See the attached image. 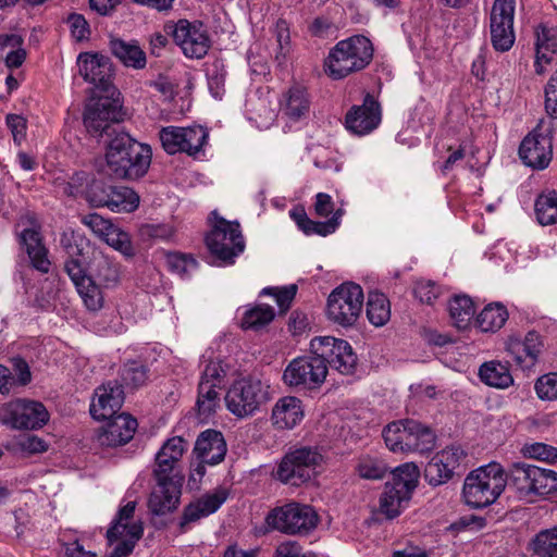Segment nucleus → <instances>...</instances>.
I'll list each match as a JSON object with an SVG mask.
<instances>
[{"label": "nucleus", "mask_w": 557, "mask_h": 557, "mask_svg": "<svg viewBox=\"0 0 557 557\" xmlns=\"http://www.w3.org/2000/svg\"><path fill=\"white\" fill-rule=\"evenodd\" d=\"M535 215L541 225H552L557 222V193L542 194L535 200Z\"/></svg>", "instance_id": "3c124183"}, {"label": "nucleus", "mask_w": 557, "mask_h": 557, "mask_svg": "<svg viewBox=\"0 0 557 557\" xmlns=\"http://www.w3.org/2000/svg\"><path fill=\"white\" fill-rule=\"evenodd\" d=\"M413 293L421 302L432 305L440 296L441 287L432 281L420 280L416 283Z\"/></svg>", "instance_id": "0e129e2a"}, {"label": "nucleus", "mask_w": 557, "mask_h": 557, "mask_svg": "<svg viewBox=\"0 0 557 557\" xmlns=\"http://www.w3.org/2000/svg\"><path fill=\"white\" fill-rule=\"evenodd\" d=\"M533 555L557 557V527L540 531L530 543Z\"/></svg>", "instance_id": "09e8293b"}, {"label": "nucleus", "mask_w": 557, "mask_h": 557, "mask_svg": "<svg viewBox=\"0 0 557 557\" xmlns=\"http://www.w3.org/2000/svg\"><path fill=\"white\" fill-rule=\"evenodd\" d=\"M411 495L405 494L392 485L385 484L384 492L380 498V512L387 519H394L399 516L405 505L409 502Z\"/></svg>", "instance_id": "79ce46f5"}, {"label": "nucleus", "mask_w": 557, "mask_h": 557, "mask_svg": "<svg viewBox=\"0 0 557 557\" xmlns=\"http://www.w3.org/2000/svg\"><path fill=\"white\" fill-rule=\"evenodd\" d=\"M366 314L369 322L375 327L385 325L391 319L388 298L381 292H370L366 302Z\"/></svg>", "instance_id": "58836bf2"}, {"label": "nucleus", "mask_w": 557, "mask_h": 557, "mask_svg": "<svg viewBox=\"0 0 557 557\" xmlns=\"http://www.w3.org/2000/svg\"><path fill=\"white\" fill-rule=\"evenodd\" d=\"M102 240L127 258L135 256L129 234L114 224Z\"/></svg>", "instance_id": "5fc2aeb1"}, {"label": "nucleus", "mask_w": 557, "mask_h": 557, "mask_svg": "<svg viewBox=\"0 0 557 557\" xmlns=\"http://www.w3.org/2000/svg\"><path fill=\"white\" fill-rule=\"evenodd\" d=\"M479 376L486 385L507 388L513 383L509 368L499 361H488L479 369Z\"/></svg>", "instance_id": "a19ab883"}, {"label": "nucleus", "mask_w": 557, "mask_h": 557, "mask_svg": "<svg viewBox=\"0 0 557 557\" xmlns=\"http://www.w3.org/2000/svg\"><path fill=\"white\" fill-rule=\"evenodd\" d=\"M212 215L216 221L206 236V245L211 255L224 263L232 264L245 248L240 226L237 222L218 218L216 212H212Z\"/></svg>", "instance_id": "6e6552de"}, {"label": "nucleus", "mask_w": 557, "mask_h": 557, "mask_svg": "<svg viewBox=\"0 0 557 557\" xmlns=\"http://www.w3.org/2000/svg\"><path fill=\"white\" fill-rule=\"evenodd\" d=\"M373 58L372 42L364 36L338 41L324 61V71L333 79H342L363 70Z\"/></svg>", "instance_id": "7ed1b4c3"}, {"label": "nucleus", "mask_w": 557, "mask_h": 557, "mask_svg": "<svg viewBox=\"0 0 557 557\" xmlns=\"http://www.w3.org/2000/svg\"><path fill=\"white\" fill-rule=\"evenodd\" d=\"M542 346L540 335L535 332H529L524 339L510 336L506 343V350L517 366L522 369H530L536 363Z\"/></svg>", "instance_id": "c756f323"}, {"label": "nucleus", "mask_w": 557, "mask_h": 557, "mask_svg": "<svg viewBox=\"0 0 557 557\" xmlns=\"http://www.w3.org/2000/svg\"><path fill=\"white\" fill-rule=\"evenodd\" d=\"M5 123L12 134L14 143L20 146L26 138V119L20 114L10 113L5 116Z\"/></svg>", "instance_id": "69168bd1"}, {"label": "nucleus", "mask_w": 557, "mask_h": 557, "mask_svg": "<svg viewBox=\"0 0 557 557\" xmlns=\"http://www.w3.org/2000/svg\"><path fill=\"white\" fill-rule=\"evenodd\" d=\"M230 492L226 487L219 486L211 492H208L189 503L183 511L180 528L182 532L186 531V525L208 517L215 511L226 502Z\"/></svg>", "instance_id": "393cba45"}, {"label": "nucleus", "mask_w": 557, "mask_h": 557, "mask_svg": "<svg viewBox=\"0 0 557 557\" xmlns=\"http://www.w3.org/2000/svg\"><path fill=\"white\" fill-rule=\"evenodd\" d=\"M380 103L367 94L361 106H354L346 114L345 124L349 132L364 136L373 132L381 123Z\"/></svg>", "instance_id": "4be33fe9"}, {"label": "nucleus", "mask_w": 557, "mask_h": 557, "mask_svg": "<svg viewBox=\"0 0 557 557\" xmlns=\"http://www.w3.org/2000/svg\"><path fill=\"white\" fill-rule=\"evenodd\" d=\"M318 520L311 506L299 503L276 507L265 518L269 527L286 534H308L317 527Z\"/></svg>", "instance_id": "1a4fd4ad"}, {"label": "nucleus", "mask_w": 557, "mask_h": 557, "mask_svg": "<svg viewBox=\"0 0 557 557\" xmlns=\"http://www.w3.org/2000/svg\"><path fill=\"white\" fill-rule=\"evenodd\" d=\"M121 377L126 385L138 387L146 383L148 369L138 361H128L122 369Z\"/></svg>", "instance_id": "bf43d9fd"}, {"label": "nucleus", "mask_w": 557, "mask_h": 557, "mask_svg": "<svg viewBox=\"0 0 557 557\" xmlns=\"http://www.w3.org/2000/svg\"><path fill=\"white\" fill-rule=\"evenodd\" d=\"M274 309L269 305H257L248 309L242 319V327L260 330L273 321Z\"/></svg>", "instance_id": "603ef678"}, {"label": "nucleus", "mask_w": 557, "mask_h": 557, "mask_svg": "<svg viewBox=\"0 0 557 557\" xmlns=\"http://www.w3.org/2000/svg\"><path fill=\"white\" fill-rule=\"evenodd\" d=\"M166 264L173 273L184 277L197 269V261L185 253L172 252L166 255Z\"/></svg>", "instance_id": "13d9d810"}, {"label": "nucleus", "mask_w": 557, "mask_h": 557, "mask_svg": "<svg viewBox=\"0 0 557 557\" xmlns=\"http://www.w3.org/2000/svg\"><path fill=\"white\" fill-rule=\"evenodd\" d=\"M79 74L95 88L109 91L112 86V64L100 53L83 52L77 58Z\"/></svg>", "instance_id": "5701e85b"}, {"label": "nucleus", "mask_w": 557, "mask_h": 557, "mask_svg": "<svg viewBox=\"0 0 557 557\" xmlns=\"http://www.w3.org/2000/svg\"><path fill=\"white\" fill-rule=\"evenodd\" d=\"M122 103L119 98L111 96L94 97L86 103L84 125L92 136L109 133L113 124L123 121Z\"/></svg>", "instance_id": "9d476101"}, {"label": "nucleus", "mask_w": 557, "mask_h": 557, "mask_svg": "<svg viewBox=\"0 0 557 557\" xmlns=\"http://www.w3.org/2000/svg\"><path fill=\"white\" fill-rule=\"evenodd\" d=\"M523 453L530 458L542 461L554 462L557 460V448L544 443L525 445L523 447Z\"/></svg>", "instance_id": "e2e57ef3"}, {"label": "nucleus", "mask_w": 557, "mask_h": 557, "mask_svg": "<svg viewBox=\"0 0 557 557\" xmlns=\"http://www.w3.org/2000/svg\"><path fill=\"white\" fill-rule=\"evenodd\" d=\"M507 485V475L497 462L471 471L465 479L462 496L472 508H484L500 496Z\"/></svg>", "instance_id": "20e7f679"}, {"label": "nucleus", "mask_w": 557, "mask_h": 557, "mask_svg": "<svg viewBox=\"0 0 557 557\" xmlns=\"http://www.w3.org/2000/svg\"><path fill=\"white\" fill-rule=\"evenodd\" d=\"M450 319L458 329H466L475 313V306L469 296H455L448 304Z\"/></svg>", "instance_id": "37998d69"}, {"label": "nucleus", "mask_w": 557, "mask_h": 557, "mask_svg": "<svg viewBox=\"0 0 557 557\" xmlns=\"http://www.w3.org/2000/svg\"><path fill=\"white\" fill-rule=\"evenodd\" d=\"M5 422L14 429L35 430L49 420L46 407L35 400L16 399L4 407Z\"/></svg>", "instance_id": "6ab92c4d"}, {"label": "nucleus", "mask_w": 557, "mask_h": 557, "mask_svg": "<svg viewBox=\"0 0 557 557\" xmlns=\"http://www.w3.org/2000/svg\"><path fill=\"white\" fill-rule=\"evenodd\" d=\"M534 480V494L535 495H549L557 492V472L550 469L535 467Z\"/></svg>", "instance_id": "6e6d98bb"}, {"label": "nucleus", "mask_w": 557, "mask_h": 557, "mask_svg": "<svg viewBox=\"0 0 557 557\" xmlns=\"http://www.w3.org/2000/svg\"><path fill=\"white\" fill-rule=\"evenodd\" d=\"M82 221L96 236L101 239L106 237L110 228L113 226V223L110 220L102 218L98 213L87 214Z\"/></svg>", "instance_id": "338daca9"}, {"label": "nucleus", "mask_w": 557, "mask_h": 557, "mask_svg": "<svg viewBox=\"0 0 557 557\" xmlns=\"http://www.w3.org/2000/svg\"><path fill=\"white\" fill-rule=\"evenodd\" d=\"M268 400L269 386L250 377L234 382L225 395L227 409L238 418L253 414Z\"/></svg>", "instance_id": "0eeeda50"}, {"label": "nucleus", "mask_w": 557, "mask_h": 557, "mask_svg": "<svg viewBox=\"0 0 557 557\" xmlns=\"http://www.w3.org/2000/svg\"><path fill=\"white\" fill-rule=\"evenodd\" d=\"M226 67L222 60L215 59L206 65V76L210 94L221 99L225 92Z\"/></svg>", "instance_id": "8fccbe9b"}, {"label": "nucleus", "mask_w": 557, "mask_h": 557, "mask_svg": "<svg viewBox=\"0 0 557 557\" xmlns=\"http://www.w3.org/2000/svg\"><path fill=\"white\" fill-rule=\"evenodd\" d=\"M292 215H293L294 220L296 221L298 227L306 235L315 234V235H320V236H327L330 234H333L339 226L342 210L335 211L333 216L325 222L312 221L307 216V214L305 212L293 213Z\"/></svg>", "instance_id": "ea45409f"}, {"label": "nucleus", "mask_w": 557, "mask_h": 557, "mask_svg": "<svg viewBox=\"0 0 557 557\" xmlns=\"http://www.w3.org/2000/svg\"><path fill=\"white\" fill-rule=\"evenodd\" d=\"M109 420L99 429L95 436V441L102 447H116L128 443L137 429L136 419L128 414L122 413Z\"/></svg>", "instance_id": "a878e982"}, {"label": "nucleus", "mask_w": 557, "mask_h": 557, "mask_svg": "<svg viewBox=\"0 0 557 557\" xmlns=\"http://www.w3.org/2000/svg\"><path fill=\"white\" fill-rule=\"evenodd\" d=\"M158 485L149 497L148 506L153 515L163 516L173 511L180 502L181 490L168 475H156Z\"/></svg>", "instance_id": "c85d7f7f"}, {"label": "nucleus", "mask_w": 557, "mask_h": 557, "mask_svg": "<svg viewBox=\"0 0 557 557\" xmlns=\"http://www.w3.org/2000/svg\"><path fill=\"white\" fill-rule=\"evenodd\" d=\"M208 136L207 129L202 126H165L159 132L162 147L169 154L176 152H186L189 156L196 154L207 143Z\"/></svg>", "instance_id": "dca6fc26"}, {"label": "nucleus", "mask_w": 557, "mask_h": 557, "mask_svg": "<svg viewBox=\"0 0 557 557\" xmlns=\"http://www.w3.org/2000/svg\"><path fill=\"white\" fill-rule=\"evenodd\" d=\"M536 74L542 75L547 71L557 54V26L552 23H540L534 27Z\"/></svg>", "instance_id": "bb28decb"}, {"label": "nucleus", "mask_w": 557, "mask_h": 557, "mask_svg": "<svg viewBox=\"0 0 557 557\" xmlns=\"http://www.w3.org/2000/svg\"><path fill=\"white\" fill-rule=\"evenodd\" d=\"M465 457L466 454L459 446H450L438 451L425 466L424 479L433 486L446 483L453 478Z\"/></svg>", "instance_id": "412c9836"}, {"label": "nucleus", "mask_w": 557, "mask_h": 557, "mask_svg": "<svg viewBox=\"0 0 557 557\" xmlns=\"http://www.w3.org/2000/svg\"><path fill=\"white\" fill-rule=\"evenodd\" d=\"M537 396L543 400L557 398V373L542 375L535 383Z\"/></svg>", "instance_id": "680f3d73"}, {"label": "nucleus", "mask_w": 557, "mask_h": 557, "mask_svg": "<svg viewBox=\"0 0 557 557\" xmlns=\"http://www.w3.org/2000/svg\"><path fill=\"white\" fill-rule=\"evenodd\" d=\"M61 244L67 255L64 270L73 282L84 306L89 311H99L104 305L102 286L87 276L83 264L84 257L89 249V243L73 235H63Z\"/></svg>", "instance_id": "f03ea898"}, {"label": "nucleus", "mask_w": 557, "mask_h": 557, "mask_svg": "<svg viewBox=\"0 0 557 557\" xmlns=\"http://www.w3.org/2000/svg\"><path fill=\"white\" fill-rule=\"evenodd\" d=\"M280 104L282 113L288 120L297 122L309 115L311 101L305 87L294 85L283 95Z\"/></svg>", "instance_id": "2f4dec72"}, {"label": "nucleus", "mask_w": 557, "mask_h": 557, "mask_svg": "<svg viewBox=\"0 0 557 557\" xmlns=\"http://www.w3.org/2000/svg\"><path fill=\"white\" fill-rule=\"evenodd\" d=\"M420 472L413 462H407L397 467L393 471L392 480L386 484L392 485L397 490H401L405 494L411 495L418 485Z\"/></svg>", "instance_id": "a18cd8bd"}, {"label": "nucleus", "mask_w": 557, "mask_h": 557, "mask_svg": "<svg viewBox=\"0 0 557 557\" xmlns=\"http://www.w3.org/2000/svg\"><path fill=\"white\" fill-rule=\"evenodd\" d=\"M513 17L515 0H495L490 16V32L492 46L498 52L509 51L515 44Z\"/></svg>", "instance_id": "2eb2a0df"}, {"label": "nucleus", "mask_w": 557, "mask_h": 557, "mask_svg": "<svg viewBox=\"0 0 557 557\" xmlns=\"http://www.w3.org/2000/svg\"><path fill=\"white\" fill-rule=\"evenodd\" d=\"M151 157L150 146L135 140L126 133H117L107 146L108 173L119 180H138L147 173Z\"/></svg>", "instance_id": "f257e3e1"}, {"label": "nucleus", "mask_w": 557, "mask_h": 557, "mask_svg": "<svg viewBox=\"0 0 557 557\" xmlns=\"http://www.w3.org/2000/svg\"><path fill=\"white\" fill-rule=\"evenodd\" d=\"M507 319L508 311L502 304H490L476 317V324L483 332H496Z\"/></svg>", "instance_id": "c03bdc74"}, {"label": "nucleus", "mask_w": 557, "mask_h": 557, "mask_svg": "<svg viewBox=\"0 0 557 557\" xmlns=\"http://www.w3.org/2000/svg\"><path fill=\"white\" fill-rule=\"evenodd\" d=\"M185 450L186 443L182 437L174 436L168 440L156 456L154 475L170 476L175 463L180 461Z\"/></svg>", "instance_id": "72a5a7b5"}, {"label": "nucleus", "mask_w": 557, "mask_h": 557, "mask_svg": "<svg viewBox=\"0 0 557 557\" xmlns=\"http://www.w3.org/2000/svg\"><path fill=\"white\" fill-rule=\"evenodd\" d=\"M519 157L532 169H546L553 158V134L550 127L539 125L520 144Z\"/></svg>", "instance_id": "f3484780"}, {"label": "nucleus", "mask_w": 557, "mask_h": 557, "mask_svg": "<svg viewBox=\"0 0 557 557\" xmlns=\"http://www.w3.org/2000/svg\"><path fill=\"white\" fill-rule=\"evenodd\" d=\"M355 470L361 479L381 480L387 472L386 465L379 458L371 456L360 457Z\"/></svg>", "instance_id": "864d4df0"}, {"label": "nucleus", "mask_w": 557, "mask_h": 557, "mask_svg": "<svg viewBox=\"0 0 557 557\" xmlns=\"http://www.w3.org/2000/svg\"><path fill=\"white\" fill-rule=\"evenodd\" d=\"M135 509L136 502H128L120 508L116 518L107 531V539L110 544L116 541L136 543L143 536V522L139 519H134Z\"/></svg>", "instance_id": "b1692460"}, {"label": "nucleus", "mask_w": 557, "mask_h": 557, "mask_svg": "<svg viewBox=\"0 0 557 557\" xmlns=\"http://www.w3.org/2000/svg\"><path fill=\"white\" fill-rule=\"evenodd\" d=\"M324 462L323 455L313 447L296 448L284 456L276 470V478L298 486L315 476Z\"/></svg>", "instance_id": "39448f33"}, {"label": "nucleus", "mask_w": 557, "mask_h": 557, "mask_svg": "<svg viewBox=\"0 0 557 557\" xmlns=\"http://www.w3.org/2000/svg\"><path fill=\"white\" fill-rule=\"evenodd\" d=\"M14 370L16 376L13 375L12 371L0 364V393L5 395L9 394L15 386H25L32 380V374L27 362L23 359H14Z\"/></svg>", "instance_id": "e433bc0d"}, {"label": "nucleus", "mask_w": 557, "mask_h": 557, "mask_svg": "<svg viewBox=\"0 0 557 557\" xmlns=\"http://www.w3.org/2000/svg\"><path fill=\"white\" fill-rule=\"evenodd\" d=\"M411 430L408 425V419L389 423L383 430L386 446L394 453L407 451L406 444Z\"/></svg>", "instance_id": "de8ad7c7"}, {"label": "nucleus", "mask_w": 557, "mask_h": 557, "mask_svg": "<svg viewBox=\"0 0 557 557\" xmlns=\"http://www.w3.org/2000/svg\"><path fill=\"white\" fill-rule=\"evenodd\" d=\"M535 467L524 462H516L510 468L507 484L516 492L518 497L525 498L534 494Z\"/></svg>", "instance_id": "c9c22d12"}, {"label": "nucleus", "mask_w": 557, "mask_h": 557, "mask_svg": "<svg viewBox=\"0 0 557 557\" xmlns=\"http://www.w3.org/2000/svg\"><path fill=\"white\" fill-rule=\"evenodd\" d=\"M226 443L221 432L207 430L202 432L194 448L197 458L209 466H215L224 460Z\"/></svg>", "instance_id": "7c9ffc66"}, {"label": "nucleus", "mask_w": 557, "mask_h": 557, "mask_svg": "<svg viewBox=\"0 0 557 557\" xmlns=\"http://www.w3.org/2000/svg\"><path fill=\"white\" fill-rule=\"evenodd\" d=\"M226 369L220 360H210L206 366L199 385L197 408L201 418L211 416L220 403V393L224 385Z\"/></svg>", "instance_id": "a211bd4d"}, {"label": "nucleus", "mask_w": 557, "mask_h": 557, "mask_svg": "<svg viewBox=\"0 0 557 557\" xmlns=\"http://www.w3.org/2000/svg\"><path fill=\"white\" fill-rule=\"evenodd\" d=\"M166 35H171L183 53L190 59H201L210 48V38L203 25L199 22L180 20L164 25Z\"/></svg>", "instance_id": "9b49d317"}, {"label": "nucleus", "mask_w": 557, "mask_h": 557, "mask_svg": "<svg viewBox=\"0 0 557 557\" xmlns=\"http://www.w3.org/2000/svg\"><path fill=\"white\" fill-rule=\"evenodd\" d=\"M545 109L549 116L557 119V70L545 87Z\"/></svg>", "instance_id": "774afa93"}, {"label": "nucleus", "mask_w": 557, "mask_h": 557, "mask_svg": "<svg viewBox=\"0 0 557 557\" xmlns=\"http://www.w3.org/2000/svg\"><path fill=\"white\" fill-rule=\"evenodd\" d=\"M297 290L298 287L296 284H289L281 287H265L262 289L261 295L272 296L280 311L284 313L290 308Z\"/></svg>", "instance_id": "4d7b16f0"}, {"label": "nucleus", "mask_w": 557, "mask_h": 557, "mask_svg": "<svg viewBox=\"0 0 557 557\" xmlns=\"http://www.w3.org/2000/svg\"><path fill=\"white\" fill-rule=\"evenodd\" d=\"M327 374V366L319 355L295 358L283 373V380L288 386L315 388L320 386Z\"/></svg>", "instance_id": "4468645a"}, {"label": "nucleus", "mask_w": 557, "mask_h": 557, "mask_svg": "<svg viewBox=\"0 0 557 557\" xmlns=\"http://www.w3.org/2000/svg\"><path fill=\"white\" fill-rule=\"evenodd\" d=\"M304 418L300 399L287 396L278 399L272 410L273 424L281 430L293 429Z\"/></svg>", "instance_id": "473e14b6"}, {"label": "nucleus", "mask_w": 557, "mask_h": 557, "mask_svg": "<svg viewBox=\"0 0 557 557\" xmlns=\"http://www.w3.org/2000/svg\"><path fill=\"white\" fill-rule=\"evenodd\" d=\"M138 205L139 197L132 188L114 186L106 207L113 212H133Z\"/></svg>", "instance_id": "49530a36"}, {"label": "nucleus", "mask_w": 557, "mask_h": 557, "mask_svg": "<svg viewBox=\"0 0 557 557\" xmlns=\"http://www.w3.org/2000/svg\"><path fill=\"white\" fill-rule=\"evenodd\" d=\"M408 425L413 430L408 435L407 451L424 454L435 447V434L430 428L412 419H408Z\"/></svg>", "instance_id": "4c0bfd02"}, {"label": "nucleus", "mask_w": 557, "mask_h": 557, "mask_svg": "<svg viewBox=\"0 0 557 557\" xmlns=\"http://www.w3.org/2000/svg\"><path fill=\"white\" fill-rule=\"evenodd\" d=\"M83 264L88 271L87 276L101 285L103 288H113L121 281V265L111 256L104 253L100 249H89L84 257Z\"/></svg>", "instance_id": "aec40b11"}, {"label": "nucleus", "mask_w": 557, "mask_h": 557, "mask_svg": "<svg viewBox=\"0 0 557 557\" xmlns=\"http://www.w3.org/2000/svg\"><path fill=\"white\" fill-rule=\"evenodd\" d=\"M113 187V185L94 181L87 190L88 202L94 207H106Z\"/></svg>", "instance_id": "052dcab7"}, {"label": "nucleus", "mask_w": 557, "mask_h": 557, "mask_svg": "<svg viewBox=\"0 0 557 557\" xmlns=\"http://www.w3.org/2000/svg\"><path fill=\"white\" fill-rule=\"evenodd\" d=\"M110 50L127 67L141 70L146 66V53L136 41L113 38L110 40Z\"/></svg>", "instance_id": "f704fd0d"}, {"label": "nucleus", "mask_w": 557, "mask_h": 557, "mask_svg": "<svg viewBox=\"0 0 557 557\" xmlns=\"http://www.w3.org/2000/svg\"><path fill=\"white\" fill-rule=\"evenodd\" d=\"M311 352L319 355L325 366L342 374H350L357 366V356L348 342L331 336L314 337L310 342Z\"/></svg>", "instance_id": "ddd939ff"}, {"label": "nucleus", "mask_w": 557, "mask_h": 557, "mask_svg": "<svg viewBox=\"0 0 557 557\" xmlns=\"http://www.w3.org/2000/svg\"><path fill=\"white\" fill-rule=\"evenodd\" d=\"M124 393L117 382H108L96 389L90 413L96 420L111 419L122 407Z\"/></svg>", "instance_id": "cd10ccee"}, {"label": "nucleus", "mask_w": 557, "mask_h": 557, "mask_svg": "<svg viewBox=\"0 0 557 557\" xmlns=\"http://www.w3.org/2000/svg\"><path fill=\"white\" fill-rule=\"evenodd\" d=\"M16 235L32 265L42 273H48L51 265L48 250L42 243L41 226L33 214L27 213L20 218L16 223Z\"/></svg>", "instance_id": "f8f14e48"}, {"label": "nucleus", "mask_w": 557, "mask_h": 557, "mask_svg": "<svg viewBox=\"0 0 557 557\" xmlns=\"http://www.w3.org/2000/svg\"><path fill=\"white\" fill-rule=\"evenodd\" d=\"M363 290L355 283H344L327 298L326 314L333 323L348 327L360 317L363 305Z\"/></svg>", "instance_id": "423d86ee"}]
</instances>
